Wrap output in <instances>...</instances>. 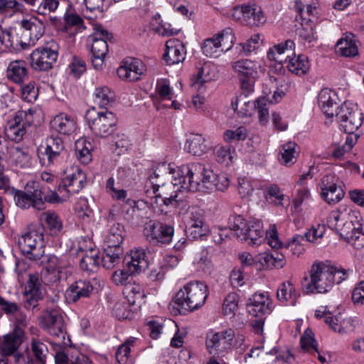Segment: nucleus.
<instances>
[{
	"mask_svg": "<svg viewBox=\"0 0 364 364\" xmlns=\"http://www.w3.org/2000/svg\"><path fill=\"white\" fill-rule=\"evenodd\" d=\"M213 78V75H210V66L205 64L198 68L197 74L193 77L192 87L198 91L203 92L205 90L204 84L210 82Z\"/></svg>",
	"mask_w": 364,
	"mask_h": 364,
	"instance_id": "ea45409f",
	"label": "nucleus"
},
{
	"mask_svg": "<svg viewBox=\"0 0 364 364\" xmlns=\"http://www.w3.org/2000/svg\"><path fill=\"white\" fill-rule=\"evenodd\" d=\"M13 164L18 168H26L31 166V158L21 149H16L13 154Z\"/></svg>",
	"mask_w": 364,
	"mask_h": 364,
	"instance_id": "e2e57ef3",
	"label": "nucleus"
},
{
	"mask_svg": "<svg viewBox=\"0 0 364 364\" xmlns=\"http://www.w3.org/2000/svg\"><path fill=\"white\" fill-rule=\"evenodd\" d=\"M217 41L219 43L218 45L222 52H226L229 50L235 40L232 30L230 28H226L218 33L216 36Z\"/></svg>",
	"mask_w": 364,
	"mask_h": 364,
	"instance_id": "09e8293b",
	"label": "nucleus"
},
{
	"mask_svg": "<svg viewBox=\"0 0 364 364\" xmlns=\"http://www.w3.org/2000/svg\"><path fill=\"white\" fill-rule=\"evenodd\" d=\"M31 10L41 15H47L56 11L59 0H21Z\"/></svg>",
	"mask_w": 364,
	"mask_h": 364,
	"instance_id": "2f4dec72",
	"label": "nucleus"
},
{
	"mask_svg": "<svg viewBox=\"0 0 364 364\" xmlns=\"http://www.w3.org/2000/svg\"><path fill=\"white\" fill-rule=\"evenodd\" d=\"M124 294L129 305L140 307L144 303L145 294L139 285L128 284Z\"/></svg>",
	"mask_w": 364,
	"mask_h": 364,
	"instance_id": "a19ab883",
	"label": "nucleus"
},
{
	"mask_svg": "<svg viewBox=\"0 0 364 364\" xmlns=\"http://www.w3.org/2000/svg\"><path fill=\"white\" fill-rule=\"evenodd\" d=\"M235 331L228 328L220 332H210L206 336V347L210 354L227 351L233 347Z\"/></svg>",
	"mask_w": 364,
	"mask_h": 364,
	"instance_id": "a211bd4d",
	"label": "nucleus"
},
{
	"mask_svg": "<svg viewBox=\"0 0 364 364\" xmlns=\"http://www.w3.org/2000/svg\"><path fill=\"white\" fill-rule=\"evenodd\" d=\"M145 71L146 67L140 60L127 58L117 69V75L123 80L134 82L138 80Z\"/></svg>",
	"mask_w": 364,
	"mask_h": 364,
	"instance_id": "aec40b11",
	"label": "nucleus"
},
{
	"mask_svg": "<svg viewBox=\"0 0 364 364\" xmlns=\"http://www.w3.org/2000/svg\"><path fill=\"white\" fill-rule=\"evenodd\" d=\"M22 343L21 336L16 333H10L4 336L1 350L4 355H11L15 353Z\"/></svg>",
	"mask_w": 364,
	"mask_h": 364,
	"instance_id": "37998d69",
	"label": "nucleus"
},
{
	"mask_svg": "<svg viewBox=\"0 0 364 364\" xmlns=\"http://www.w3.org/2000/svg\"><path fill=\"white\" fill-rule=\"evenodd\" d=\"M350 272L323 262H314L309 271V277L304 279L303 287L308 293H326L333 284H339L348 279Z\"/></svg>",
	"mask_w": 364,
	"mask_h": 364,
	"instance_id": "f03ea898",
	"label": "nucleus"
},
{
	"mask_svg": "<svg viewBox=\"0 0 364 364\" xmlns=\"http://www.w3.org/2000/svg\"><path fill=\"white\" fill-rule=\"evenodd\" d=\"M22 254L31 260H38L45 253V242L42 232L31 230L22 235L18 240Z\"/></svg>",
	"mask_w": 364,
	"mask_h": 364,
	"instance_id": "1a4fd4ad",
	"label": "nucleus"
},
{
	"mask_svg": "<svg viewBox=\"0 0 364 364\" xmlns=\"http://www.w3.org/2000/svg\"><path fill=\"white\" fill-rule=\"evenodd\" d=\"M7 77L12 82L21 84L28 79V73L26 63L23 60H14L9 63L6 70Z\"/></svg>",
	"mask_w": 364,
	"mask_h": 364,
	"instance_id": "c85d7f7f",
	"label": "nucleus"
},
{
	"mask_svg": "<svg viewBox=\"0 0 364 364\" xmlns=\"http://www.w3.org/2000/svg\"><path fill=\"white\" fill-rule=\"evenodd\" d=\"M93 290L90 282L79 280L71 284L66 291V297L70 301L76 302L82 298H87Z\"/></svg>",
	"mask_w": 364,
	"mask_h": 364,
	"instance_id": "bb28decb",
	"label": "nucleus"
},
{
	"mask_svg": "<svg viewBox=\"0 0 364 364\" xmlns=\"http://www.w3.org/2000/svg\"><path fill=\"white\" fill-rule=\"evenodd\" d=\"M42 258L41 264L45 269L63 272L68 266L67 262L63 258L57 257L55 255H43Z\"/></svg>",
	"mask_w": 364,
	"mask_h": 364,
	"instance_id": "8fccbe9b",
	"label": "nucleus"
},
{
	"mask_svg": "<svg viewBox=\"0 0 364 364\" xmlns=\"http://www.w3.org/2000/svg\"><path fill=\"white\" fill-rule=\"evenodd\" d=\"M92 149V144L85 138H80L75 141V155L82 164H87L91 161Z\"/></svg>",
	"mask_w": 364,
	"mask_h": 364,
	"instance_id": "c9c22d12",
	"label": "nucleus"
},
{
	"mask_svg": "<svg viewBox=\"0 0 364 364\" xmlns=\"http://www.w3.org/2000/svg\"><path fill=\"white\" fill-rule=\"evenodd\" d=\"M14 198L16 205L23 209L33 207L31 195L22 191H14Z\"/></svg>",
	"mask_w": 364,
	"mask_h": 364,
	"instance_id": "69168bd1",
	"label": "nucleus"
},
{
	"mask_svg": "<svg viewBox=\"0 0 364 364\" xmlns=\"http://www.w3.org/2000/svg\"><path fill=\"white\" fill-rule=\"evenodd\" d=\"M185 47L178 39L173 38L166 41L164 59L168 65L177 64L185 59Z\"/></svg>",
	"mask_w": 364,
	"mask_h": 364,
	"instance_id": "b1692460",
	"label": "nucleus"
},
{
	"mask_svg": "<svg viewBox=\"0 0 364 364\" xmlns=\"http://www.w3.org/2000/svg\"><path fill=\"white\" fill-rule=\"evenodd\" d=\"M228 224L234 235L241 241L249 240V245H259L264 233L260 221L250 220L247 223L241 215L230 216Z\"/></svg>",
	"mask_w": 364,
	"mask_h": 364,
	"instance_id": "423d86ee",
	"label": "nucleus"
},
{
	"mask_svg": "<svg viewBox=\"0 0 364 364\" xmlns=\"http://www.w3.org/2000/svg\"><path fill=\"white\" fill-rule=\"evenodd\" d=\"M24 294L26 308L36 307L38 301L43 299L41 282L38 275L29 274Z\"/></svg>",
	"mask_w": 364,
	"mask_h": 364,
	"instance_id": "4be33fe9",
	"label": "nucleus"
},
{
	"mask_svg": "<svg viewBox=\"0 0 364 364\" xmlns=\"http://www.w3.org/2000/svg\"><path fill=\"white\" fill-rule=\"evenodd\" d=\"M50 127L59 134L70 135L77 129V123L70 115L60 112L55 115L50 122Z\"/></svg>",
	"mask_w": 364,
	"mask_h": 364,
	"instance_id": "5701e85b",
	"label": "nucleus"
},
{
	"mask_svg": "<svg viewBox=\"0 0 364 364\" xmlns=\"http://www.w3.org/2000/svg\"><path fill=\"white\" fill-rule=\"evenodd\" d=\"M321 198L328 204H336L344 197L343 183L334 174L325 175L321 181Z\"/></svg>",
	"mask_w": 364,
	"mask_h": 364,
	"instance_id": "f3484780",
	"label": "nucleus"
},
{
	"mask_svg": "<svg viewBox=\"0 0 364 364\" xmlns=\"http://www.w3.org/2000/svg\"><path fill=\"white\" fill-rule=\"evenodd\" d=\"M264 197L266 199L274 198L277 205H283L282 201L284 200V195L282 193L281 189L277 184H271L265 188Z\"/></svg>",
	"mask_w": 364,
	"mask_h": 364,
	"instance_id": "338daca9",
	"label": "nucleus"
},
{
	"mask_svg": "<svg viewBox=\"0 0 364 364\" xmlns=\"http://www.w3.org/2000/svg\"><path fill=\"white\" fill-rule=\"evenodd\" d=\"M186 149L193 156H202L211 147L201 134H193L186 140Z\"/></svg>",
	"mask_w": 364,
	"mask_h": 364,
	"instance_id": "c756f323",
	"label": "nucleus"
},
{
	"mask_svg": "<svg viewBox=\"0 0 364 364\" xmlns=\"http://www.w3.org/2000/svg\"><path fill=\"white\" fill-rule=\"evenodd\" d=\"M353 35L341 38L336 43L337 52L345 57L355 56L358 53V47Z\"/></svg>",
	"mask_w": 364,
	"mask_h": 364,
	"instance_id": "4c0bfd02",
	"label": "nucleus"
},
{
	"mask_svg": "<svg viewBox=\"0 0 364 364\" xmlns=\"http://www.w3.org/2000/svg\"><path fill=\"white\" fill-rule=\"evenodd\" d=\"M239 296L235 292L228 294L224 299L223 311L225 315L233 316L238 307Z\"/></svg>",
	"mask_w": 364,
	"mask_h": 364,
	"instance_id": "6e6d98bb",
	"label": "nucleus"
},
{
	"mask_svg": "<svg viewBox=\"0 0 364 364\" xmlns=\"http://www.w3.org/2000/svg\"><path fill=\"white\" fill-rule=\"evenodd\" d=\"M85 118L92 132L98 137H107L116 129L117 118L109 111L97 112L92 107L87 111Z\"/></svg>",
	"mask_w": 364,
	"mask_h": 364,
	"instance_id": "0eeeda50",
	"label": "nucleus"
},
{
	"mask_svg": "<svg viewBox=\"0 0 364 364\" xmlns=\"http://www.w3.org/2000/svg\"><path fill=\"white\" fill-rule=\"evenodd\" d=\"M63 272L43 268L41 273V281L47 284H53L61 279Z\"/></svg>",
	"mask_w": 364,
	"mask_h": 364,
	"instance_id": "0e129e2a",
	"label": "nucleus"
},
{
	"mask_svg": "<svg viewBox=\"0 0 364 364\" xmlns=\"http://www.w3.org/2000/svg\"><path fill=\"white\" fill-rule=\"evenodd\" d=\"M36 110L28 109L19 110L6 127L5 132L9 139L15 141H20L26 134V127L31 126L33 122V115Z\"/></svg>",
	"mask_w": 364,
	"mask_h": 364,
	"instance_id": "4468645a",
	"label": "nucleus"
},
{
	"mask_svg": "<svg viewBox=\"0 0 364 364\" xmlns=\"http://www.w3.org/2000/svg\"><path fill=\"white\" fill-rule=\"evenodd\" d=\"M272 93L271 91L264 92L265 96L261 97L257 100V108L259 114V120L260 124L264 125L269 119V108L267 107L269 101V95Z\"/></svg>",
	"mask_w": 364,
	"mask_h": 364,
	"instance_id": "3c124183",
	"label": "nucleus"
},
{
	"mask_svg": "<svg viewBox=\"0 0 364 364\" xmlns=\"http://www.w3.org/2000/svg\"><path fill=\"white\" fill-rule=\"evenodd\" d=\"M294 43L291 40H287L271 48L267 52V58L279 65L287 62L289 58L287 65L289 70L297 75H302L307 73L310 64L308 58L305 55H299L290 58L294 53Z\"/></svg>",
	"mask_w": 364,
	"mask_h": 364,
	"instance_id": "20e7f679",
	"label": "nucleus"
},
{
	"mask_svg": "<svg viewBox=\"0 0 364 364\" xmlns=\"http://www.w3.org/2000/svg\"><path fill=\"white\" fill-rule=\"evenodd\" d=\"M24 6L17 0H0V13L23 12Z\"/></svg>",
	"mask_w": 364,
	"mask_h": 364,
	"instance_id": "bf43d9fd",
	"label": "nucleus"
},
{
	"mask_svg": "<svg viewBox=\"0 0 364 364\" xmlns=\"http://www.w3.org/2000/svg\"><path fill=\"white\" fill-rule=\"evenodd\" d=\"M21 26L23 29L21 35L24 38L28 37V43L34 44L44 33L45 27L43 23L36 19H23L21 21Z\"/></svg>",
	"mask_w": 364,
	"mask_h": 364,
	"instance_id": "a878e982",
	"label": "nucleus"
},
{
	"mask_svg": "<svg viewBox=\"0 0 364 364\" xmlns=\"http://www.w3.org/2000/svg\"><path fill=\"white\" fill-rule=\"evenodd\" d=\"M39 220L42 225H45L49 229L51 235H58L63 229L61 220L53 211L42 213Z\"/></svg>",
	"mask_w": 364,
	"mask_h": 364,
	"instance_id": "f704fd0d",
	"label": "nucleus"
},
{
	"mask_svg": "<svg viewBox=\"0 0 364 364\" xmlns=\"http://www.w3.org/2000/svg\"><path fill=\"white\" fill-rule=\"evenodd\" d=\"M65 173L67 176L58 186V191L60 193L65 191L68 195L77 193L87 182L85 173L77 166L67 169Z\"/></svg>",
	"mask_w": 364,
	"mask_h": 364,
	"instance_id": "6ab92c4d",
	"label": "nucleus"
},
{
	"mask_svg": "<svg viewBox=\"0 0 364 364\" xmlns=\"http://www.w3.org/2000/svg\"><path fill=\"white\" fill-rule=\"evenodd\" d=\"M41 327L50 336L64 341L66 336V329L63 317L58 309L47 311L41 316Z\"/></svg>",
	"mask_w": 364,
	"mask_h": 364,
	"instance_id": "dca6fc26",
	"label": "nucleus"
},
{
	"mask_svg": "<svg viewBox=\"0 0 364 364\" xmlns=\"http://www.w3.org/2000/svg\"><path fill=\"white\" fill-rule=\"evenodd\" d=\"M4 37L3 46L5 48L18 50L19 48H26L27 43L23 42L22 40H19L17 38V35H15L12 31H5L2 30L1 32Z\"/></svg>",
	"mask_w": 364,
	"mask_h": 364,
	"instance_id": "de8ad7c7",
	"label": "nucleus"
},
{
	"mask_svg": "<svg viewBox=\"0 0 364 364\" xmlns=\"http://www.w3.org/2000/svg\"><path fill=\"white\" fill-rule=\"evenodd\" d=\"M123 252L122 247H107L100 257V264L105 269H112L120 262Z\"/></svg>",
	"mask_w": 364,
	"mask_h": 364,
	"instance_id": "7c9ffc66",
	"label": "nucleus"
},
{
	"mask_svg": "<svg viewBox=\"0 0 364 364\" xmlns=\"http://www.w3.org/2000/svg\"><path fill=\"white\" fill-rule=\"evenodd\" d=\"M355 110H359L356 105L345 102L341 104L338 109L334 112L333 117L340 123V126L341 127V124L344 123V121H348V119L351 116L353 111L355 112Z\"/></svg>",
	"mask_w": 364,
	"mask_h": 364,
	"instance_id": "49530a36",
	"label": "nucleus"
},
{
	"mask_svg": "<svg viewBox=\"0 0 364 364\" xmlns=\"http://www.w3.org/2000/svg\"><path fill=\"white\" fill-rule=\"evenodd\" d=\"M58 56V47L55 42L50 46L40 47L30 55L31 66L36 70L46 71L53 68Z\"/></svg>",
	"mask_w": 364,
	"mask_h": 364,
	"instance_id": "f8f14e48",
	"label": "nucleus"
},
{
	"mask_svg": "<svg viewBox=\"0 0 364 364\" xmlns=\"http://www.w3.org/2000/svg\"><path fill=\"white\" fill-rule=\"evenodd\" d=\"M31 348L36 360L44 364L48 352L47 346L38 340L33 339L32 341Z\"/></svg>",
	"mask_w": 364,
	"mask_h": 364,
	"instance_id": "680f3d73",
	"label": "nucleus"
},
{
	"mask_svg": "<svg viewBox=\"0 0 364 364\" xmlns=\"http://www.w3.org/2000/svg\"><path fill=\"white\" fill-rule=\"evenodd\" d=\"M175 173L176 169L171 167L170 164H162L149 176V183L152 187L153 193L159 192L155 196L156 203H158L157 198H161L163 203L166 206L171 205L176 207L178 205L177 194H169L168 191L172 188H168V183L166 184V181H172Z\"/></svg>",
	"mask_w": 364,
	"mask_h": 364,
	"instance_id": "39448f33",
	"label": "nucleus"
},
{
	"mask_svg": "<svg viewBox=\"0 0 364 364\" xmlns=\"http://www.w3.org/2000/svg\"><path fill=\"white\" fill-rule=\"evenodd\" d=\"M363 122V115L360 110H355V112L353 111L348 121L341 124V129L347 134H353L362 125Z\"/></svg>",
	"mask_w": 364,
	"mask_h": 364,
	"instance_id": "c03bdc74",
	"label": "nucleus"
},
{
	"mask_svg": "<svg viewBox=\"0 0 364 364\" xmlns=\"http://www.w3.org/2000/svg\"><path fill=\"white\" fill-rule=\"evenodd\" d=\"M247 96L240 95L237 97L235 102H232V107L235 112H237L240 117H247L251 115L252 105L246 100Z\"/></svg>",
	"mask_w": 364,
	"mask_h": 364,
	"instance_id": "603ef678",
	"label": "nucleus"
},
{
	"mask_svg": "<svg viewBox=\"0 0 364 364\" xmlns=\"http://www.w3.org/2000/svg\"><path fill=\"white\" fill-rule=\"evenodd\" d=\"M340 100L337 94L328 88L322 89L318 95V103L323 112L328 118L340 107Z\"/></svg>",
	"mask_w": 364,
	"mask_h": 364,
	"instance_id": "412c9836",
	"label": "nucleus"
},
{
	"mask_svg": "<svg viewBox=\"0 0 364 364\" xmlns=\"http://www.w3.org/2000/svg\"><path fill=\"white\" fill-rule=\"evenodd\" d=\"M114 92L107 86L96 87L94 92V101L100 107H105L114 101Z\"/></svg>",
	"mask_w": 364,
	"mask_h": 364,
	"instance_id": "79ce46f5",
	"label": "nucleus"
},
{
	"mask_svg": "<svg viewBox=\"0 0 364 364\" xmlns=\"http://www.w3.org/2000/svg\"><path fill=\"white\" fill-rule=\"evenodd\" d=\"M299 155L298 146L295 142L289 141L282 146L279 160L285 166L294 164Z\"/></svg>",
	"mask_w": 364,
	"mask_h": 364,
	"instance_id": "58836bf2",
	"label": "nucleus"
},
{
	"mask_svg": "<svg viewBox=\"0 0 364 364\" xmlns=\"http://www.w3.org/2000/svg\"><path fill=\"white\" fill-rule=\"evenodd\" d=\"M183 174H190L192 183V191H207L210 189L215 173L210 167L200 163H193L181 167Z\"/></svg>",
	"mask_w": 364,
	"mask_h": 364,
	"instance_id": "9d476101",
	"label": "nucleus"
},
{
	"mask_svg": "<svg viewBox=\"0 0 364 364\" xmlns=\"http://www.w3.org/2000/svg\"><path fill=\"white\" fill-rule=\"evenodd\" d=\"M232 68L240 80L241 89L247 94L252 92L257 77V63L249 59H242L232 63Z\"/></svg>",
	"mask_w": 364,
	"mask_h": 364,
	"instance_id": "ddd939ff",
	"label": "nucleus"
},
{
	"mask_svg": "<svg viewBox=\"0 0 364 364\" xmlns=\"http://www.w3.org/2000/svg\"><path fill=\"white\" fill-rule=\"evenodd\" d=\"M362 218L358 210L346 205H341L330 213L328 226L334 230L347 242L356 249L363 246Z\"/></svg>",
	"mask_w": 364,
	"mask_h": 364,
	"instance_id": "f257e3e1",
	"label": "nucleus"
},
{
	"mask_svg": "<svg viewBox=\"0 0 364 364\" xmlns=\"http://www.w3.org/2000/svg\"><path fill=\"white\" fill-rule=\"evenodd\" d=\"M90 38L92 41L91 48L92 65L96 70L102 69L105 58L108 53L107 41L112 38V34L101 26H97L95 33Z\"/></svg>",
	"mask_w": 364,
	"mask_h": 364,
	"instance_id": "9b49d317",
	"label": "nucleus"
},
{
	"mask_svg": "<svg viewBox=\"0 0 364 364\" xmlns=\"http://www.w3.org/2000/svg\"><path fill=\"white\" fill-rule=\"evenodd\" d=\"M130 305L125 301L117 302L112 308V314L117 319H127L130 318L132 315V311L129 309Z\"/></svg>",
	"mask_w": 364,
	"mask_h": 364,
	"instance_id": "052dcab7",
	"label": "nucleus"
},
{
	"mask_svg": "<svg viewBox=\"0 0 364 364\" xmlns=\"http://www.w3.org/2000/svg\"><path fill=\"white\" fill-rule=\"evenodd\" d=\"M302 349L306 351L318 353V344L314 337L313 331L307 328L300 339Z\"/></svg>",
	"mask_w": 364,
	"mask_h": 364,
	"instance_id": "4d7b16f0",
	"label": "nucleus"
},
{
	"mask_svg": "<svg viewBox=\"0 0 364 364\" xmlns=\"http://www.w3.org/2000/svg\"><path fill=\"white\" fill-rule=\"evenodd\" d=\"M125 236V230L120 223H114L109 229L106 236L105 242L107 247H122L121 244L124 241Z\"/></svg>",
	"mask_w": 364,
	"mask_h": 364,
	"instance_id": "72a5a7b5",
	"label": "nucleus"
},
{
	"mask_svg": "<svg viewBox=\"0 0 364 364\" xmlns=\"http://www.w3.org/2000/svg\"><path fill=\"white\" fill-rule=\"evenodd\" d=\"M269 304L270 300L267 295L264 293L255 294L250 299L248 311L255 317H260L269 312Z\"/></svg>",
	"mask_w": 364,
	"mask_h": 364,
	"instance_id": "393cba45",
	"label": "nucleus"
},
{
	"mask_svg": "<svg viewBox=\"0 0 364 364\" xmlns=\"http://www.w3.org/2000/svg\"><path fill=\"white\" fill-rule=\"evenodd\" d=\"M33 191L30 194L33 203V208L38 210H44L46 203L44 198L46 196V192L48 188L44 186L40 187L38 184L33 186Z\"/></svg>",
	"mask_w": 364,
	"mask_h": 364,
	"instance_id": "864d4df0",
	"label": "nucleus"
},
{
	"mask_svg": "<svg viewBox=\"0 0 364 364\" xmlns=\"http://www.w3.org/2000/svg\"><path fill=\"white\" fill-rule=\"evenodd\" d=\"M100 265V257L97 255L83 256L80 261V266L85 271L94 272Z\"/></svg>",
	"mask_w": 364,
	"mask_h": 364,
	"instance_id": "774afa93",
	"label": "nucleus"
},
{
	"mask_svg": "<svg viewBox=\"0 0 364 364\" xmlns=\"http://www.w3.org/2000/svg\"><path fill=\"white\" fill-rule=\"evenodd\" d=\"M190 174H183L181 172V168L176 170L172 181L168 183V187L175 189L174 194L177 191H181L182 189L192 191V182L191 181Z\"/></svg>",
	"mask_w": 364,
	"mask_h": 364,
	"instance_id": "e433bc0d",
	"label": "nucleus"
},
{
	"mask_svg": "<svg viewBox=\"0 0 364 364\" xmlns=\"http://www.w3.org/2000/svg\"><path fill=\"white\" fill-rule=\"evenodd\" d=\"M130 260L127 263L129 271L134 274H139L148 267L145 250L142 248H134L130 252Z\"/></svg>",
	"mask_w": 364,
	"mask_h": 364,
	"instance_id": "cd10ccee",
	"label": "nucleus"
},
{
	"mask_svg": "<svg viewBox=\"0 0 364 364\" xmlns=\"http://www.w3.org/2000/svg\"><path fill=\"white\" fill-rule=\"evenodd\" d=\"M259 261L266 267L273 266L281 268L284 264V256L277 252L274 253L264 252L259 255Z\"/></svg>",
	"mask_w": 364,
	"mask_h": 364,
	"instance_id": "a18cd8bd",
	"label": "nucleus"
},
{
	"mask_svg": "<svg viewBox=\"0 0 364 364\" xmlns=\"http://www.w3.org/2000/svg\"><path fill=\"white\" fill-rule=\"evenodd\" d=\"M64 150L65 146L62 139L50 136L38 147L37 155L41 165L48 166L53 164Z\"/></svg>",
	"mask_w": 364,
	"mask_h": 364,
	"instance_id": "2eb2a0df",
	"label": "nucleus"
},
{
	"mask_svg": "<svg viewBox=\"0 0 364 364\" xmlns=\"http://www.w3.org/2000/svg\"><path fill=\"white\" fill-rule=\"evenodd\" d=\"M218 43L215 37L205 40L202 46L203 53L208 57H217L220 55L223 52Z\"/></svg>",
	"mask_w": 364,
	"mask_h": 364,
	"instance_id": "13d9d810",
	"label": "nucleus"
},
{
	"mask_svg": "<svg viewBox=\"0 0 364 364\" xmlns=\"http://www.w3.org/2000/svg\"><path fill=\"white\" fill-rule=\"evenodd\" d=\"M161 228V223L149 220L145 224L144 235L146 239L151 243L159 245L157 236L159 235V230Z\"/></svg>",
	"mask_w": 364,
	"mask_h": 364,
	"instance_id": "5fc2aeb1",
	"label": "nucleus"
},
{
	"mask_svg": "<svg viewBox=\"0 0 364 364\" xmlns=\"http://www.w3.org/2000/svg\"><path fill=\"white\" fill-rule=\"evenodd\" d=\"M294 3V9L299 14L301 21L296 33L301 40L311 43L316 39L311 17L314 18L318 14L317 7L315 4H306L302 0H295Z\"/></svg>",
	"mask_w": 364,
	"mask_h": 364,
	"instance_id": "6e6552de",
	"label": "nucleus"
},
{
	"mask_svg": "<svg viewBox=\"0 0 364 364\" xmlns=\"http://www.w3.org/2000/svg\"><path fill=\"white\" fill-rule=\"evenodd\" d=\"M265 21L266 18L259 6L255 4L246 5L245 9L244 23L251 26H259L263 24Z\"/></svg>",
	"mask_w": 364,
	"mask_h": 364,
	"instance_id": "473e14b6",
	"label": "nucleus"
},
{
	"mask_svg": "<svg viewBox=\"0 0 364 364\" xmlns=\"http://www.w3.org/2000/svg\"><path fill=\"white\" fill-rule=\"evenodd\" d=\"M208 296V289L205 284L193 281L183 286L176 294L174 308L180 314H186L201 307Z\"/></svg>",
	"mask_w": 364,
	"mask_h": 364,
	"instance_id": "7ed1b4c3",
	"label": "nucleus"
}]
</instances>
